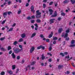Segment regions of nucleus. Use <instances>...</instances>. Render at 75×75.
Returning a JSON list of instances; mask_svg holds the SVG:
<instances>
[{"label": "nucleus", "mask_w": 75, "mask_h": 75, "mask_svg": "<svg viewBox=\"0 0 75 75\" xmlns=\"http://www.w3.org/2000/svg\"><path fill=\"white\" fill-rule=\"evenodd\" d=\"M65 74H70V72L69 71H67V73L65 72Z\"/></svg>", "instance_id": "obj_36"}, {"label": "nucleus", "mask_w": 75, "mask_h": 75, "mask_svg": "<svg viewBox=\"0 0 75 75\" xmlns=\"http://www.w3.org/2000/svg\"><path fill=\"white\" fill-rule=\"evenodd\" d=\"M47 55H50V56H52V54H51V53H47Z\"/></svg>", "instance_id": "obj_53"}, {"label": "nucleus", "mask_w": 75, "mask_h": 75, "mask_svg": "<svg viewBox=\"0 0 75 75\" xmlns=\"http://www.w3.org/2000/svg\"><path fill=\"white\" fill-rule=\"evenodd\" d=\"M25 61L24 59H23L22 61L21 64H23V63H24Z\"/></svg>", "instance_id": "obj_52"}, {"label": "nucleus", "mask_w": 75, "mask_h": 75, "mask_svg": "<svg viewBox=\"0 0 75 75\" xmlns=\"http://www.w3.org/2000/svg\"><path fill=\"white\" fill-rule=\"evenodd\" d=\"M57 39H58V38H57V37H55L54 38H53V40H57Z\"/></svg>", "instance_id": "obj_38"}, {"label": "nucleus", "mask_w": 75, "mask_h": 75, "mask_svg": "<svg viewBox=\"0 0 75 75\" xmlns=\"http://www.w3.org/2000/svg\"><path fill=\"white\" fill-rule=\"evenodd\" d=\"M41 65L42 66V67H43L44 65V63H41Z\"/></svg>", "instance_id": "obj_63"}, {"label": "nucleus", "mask_w": 75, "mask_h": 75, "mask_svg": "<svg viewBox=\"0 0 75 75\" xmlns=\"http://www.w3.org/2000/svg\"><path fill=\"white\" fill-rule=\"evenodd\" d=\"M70 47H75V45H71L70 46H69Z\"/></svg>", "instance_id": "obj_34"}, {"label": "nucleus", "mask_w": 75, "mask_h": 75, "mask_svg": "<svg viewBox=\"0 0 75 75\" xmlns=\"http://www.w3.org/2000/svg\"><path fill=\"white\" fill-rule=\"evenodd\" d=\"M17 59H20V56H18L17 57Z\"/></svg>", "instance_id": "obj_49"}, {"label": "nucleus", "mask_w": 75, "mask_h": 75, "mask_svg": "<svg viewBox=\"0 0 75 75\" xmlns=\"http://www.w3.org/2000/svg\"><path fill=\"white\" fill-rule=\"evenodd\" d=\"M18 11V14H19L20 13H21V10H20V11Z\"/></svg>", "instance_id": "obj_45"}, {"label": "nucleus", "mask_w": 75, "mask_h": 75, "mask_svg": "<svg viewBox=\"0 0 75 75\" xmlns=\"http://www.w3.org/2000/svg\"><path fill=\"white\" fill-rule=\"evenodd\" d=\"M6 20H4L2 22L1 24H4V23H5V22H6Z\"/></svg>", "instance_id": "obj_29"}, {"label": "nucleus", "mask_w": 75, "mask_h": 75, "mask_svg": "<svg viewBox=\"0 0 75 75\" xmlns=\"http://www.w3.org/2000/svg\"><path fill=\"white\" fill-rule=\"evenodd\" d=\"M19 48H21V49L23 48V46H22V45H19Z\"/></svg>", "instance_id": "obj_54"}, {"label": "nucleus", "mask_w": 75, "mask_h": 75, "mask_svg": "<svg viewBox=\"0 0 75 75\" xmlns=\"http://www.w3.org/2000/svg\"><path fill=\"white\" fill-rule=\"evenodd\" d=\"M41 45H40L39 47H37V50H40V49H41Z\"/></svg>", "instance_id": "obj_35"}, {"label": "nucleus", "mask_w": 75, "mask_h": 75, "mask_svg": "<svg viewBox=\"0 0 75 75\" xmlns=\"http://www.w3.org/2000/svg\"><path fill=\"white\" fill-rule=\"evenodd\" d=\"M29 6V4L28 3H27L26 4V7H28Z\"/></svg>", "instance_id": "obj_58"}, {"label": "nucleus", "mask_w": 75, "mask_h": 75, "mask_svg": "<svg viewBox=\"0 0 75 75\" xmlns=\"http://www.w3.org/2000/svg\"><path fill=\"white\" fill-rule=\"evenodd\" d=\"M43 6L44 8H45L46 7V4H43Z\"/></svg>", "instance_id": "obj_47"}, {"label": "nucleus", "mask_w": 75, "mask_h": 75, "mask_svg": "<svg viewBox=\"0 0 75 75\" xmlns=\"http://www.w3.org/2000/svg\"><path fill=\"white\" fill-rule=\"evenodd\" d=\"M47 0H43V2H44V3H47Z\"/></svg>", "instance_id": "obj_59"}, {"label": "nucleus", "mask_w": 75, "mask_h": 75, "mask_svg": "<svg viewBox=\"0 0 75 75\" xmlns=\"http://www.w3.org/2000/svg\"><path fill=\"white\" fill-rule=\"evenodd\" d=\"M46 14V13H45L43 15V18H45V14Z\"/></svg>", "instance_id": "obj_64"}, {"label": "nucleus", "mask_w": 75, "mask_h": 75, "mask_svg": "<svg viewBox=\"0 0 75 75\" xmlns=\"http://www.w3.org/2000/svg\"><path fill=\"white\" fill-rule=\"evenodd\" d=\"M35 49V48H34V47H32L30 50V53H32V52H33L34 51Z\"/></svg>", "instance_id": "obj_6"}, {"label": "nucleus", "mask_w": 75, "mask_h": 75, "mask_svg": "<svg viewBox=\"0 0 75 75\" xmlns=\"http://www.w3.org/2000/svg\"><path fill=\"white\" fill-rule=\"evenodd\" d=\"M49 62H51L52 61V59H49Z\"/></svg>", "instance_id": "obj_62"}, {"label": "nucleus", "mask_w": 75, "mask_h": 75, "mask_svg": "<svg viewBox=\"0 0 75 75\" xmlns=\"http://www.w3.org/2000/svg\"><path fill=\"white\" fill-rule=\"evenodd\" d=\"M35 63H36V62H33L32 63L31 65H34V64H35Z\"/></svg>", "instance_id": "obj_43"}, {"label": "nucleus", "mask_w": 75, "mask_h": 75, "mask_svg": "<svg viewBox=\"0 0 75 75\" xmlns=\"http://www.w3.org/2000/svg\"><path fill=\"white\" fill-rule=\"evenodd\" d=\"M40 37L41 38H43L44 37V35H43L42 34L40 35Z\"/></svg>", "instance_id": "obj_41"}, {"label": "nucleus", "mask_w": 75, "mask_h": 75, "mask_svg": "<svg viewBox=\"0 0 75 75\" xmlns=\"http://www.w3.org/2000/svg\"><path fill=\"white\" fill-rule=\"evenodd\" d=\"M28 68H29V69H30V68H31V67H30V65H28V67H26L25 70L26 71H27L28 70Z\"/></svg>", "instance_id": "obj_12"}, {"label": "nucleus", "mask_w": 75, "mask_h": 75, "mask_svg": "<svg viewBox=\"0 0 75 75\" xmlns=\"http://www.w3.org/2000/svg\"><path fill=\"white\" fill-rule=\"evenodd\" d=\"M62 37H64V38H67V37H68V34L67 33H62L61 35Z\"/></svg>", "instance_id": "obj_3"}, {"label": "nucleus", "mask_w": 75, "mask_h": 75, "mask_svg": "<svg viewBox=\"0 0 75 75\" xmlns=\"http://www.w3.org/2000/svg\"><path fill=\"white\" fill-rule=\"evenodd\" d=\"M52 35H53V32H51V34H50L48 36L49 38H51L52 37Z\"/></svg>", "instance_id": "obj_9"}, {"label": "nucleus", "mask_w": 75, "mask_h": 75, "mask_svg": "<svg viewBox=\"0 0 75 75\" xmlns=\"http://www.w3.org/2000/svg\"><path fill=\"white\" fill-rule=\"evenodd\" d=\"M51 50H52V47H50L49 48V51H51Z\"/></svg>", "instance_id": "obj_61"}, {"label": "nucleus", "mask_w": 75, "mask_h": 75, "mask_svg": "<svg viewBox=\"0 0 75 75\" xmlns=\"http://www.w3.org/2000/svg\"><path fill=\"white\" fill-rule=\"evenodd\" d=\"M27 19L28 20H31V18L30 16H28L27 18Z\"/></svg>", "instance_id": "obj_32"}, {"label": "nucleus", "mask_w": 75, "mask_h": 75, "mask_svg": "<svg viewBox=\"0 0 75 75\" xmlns=\"http://www.w3.org/2000/svg\"><path fill=\"white\" fill-rule=\"evenodd\" d=\"M65 40H66L67 41H68L69 40V37H66L65 38Z\"/></svg>", "instance_id": "obj_39"}, {"label": "nucleus", "mask_w": 75, "mask_h": 75, "mask_svg": "<svg viewBox=\"0 0 75 75\" xmlns=\"http://www.w3.org/2000/svg\"><path fill=\"white\" fill-rule=\"evenodd\" d=\"M36 35V33H34L33 34H32L31 36L30 37V38H33V37H34L35 36V35Z\"/></svg>", "instance_id": "obj_10"}, {"label": "nucleus", "mask_w": 75, "mask_h": 75, "mask_svg": "<svg viewBox=\"0 0 75 75\" xmlns=\"http://www.w3.org/2000/svg\"><path fill=\"white\" fill-rule=\"evenodd\" d=\"M71 44H75V40H72L71 42Z\"/></svg>", "instance_id": "obj_21"}, {"label": "nucleus", "mask_w": 75, "mask_h": 75, "mask_svg": "<svg viewBox=\"0 0 75 75\" xmlns=\"http://www.w3.org/2000/svg\"><path fill=\"white\" fill-rule=\"evenodd\" d=\"M71 2L72 4H74L75 3V0H71Z\"/></svg>", "instance_id": "obj_18"}, {"label": "nucleus", "mask_w": 75, "mask_h": 75, "mask_svg": "<svg viewBox=\"0 0 75 75\" xmlns=\"http://www.w3.org/2000/svg\"><path fill=\"white\" fill-rule=\"evenodd\" d=\"M54 20H55V18L51 19L50 21V24H52V23H54Z\"/></svg>", "instance_id": "obj_5"}, {"label": "nucleus", "mask_w": 75, "mask_h": 75, "mask_svg": "<svg viewBox=\"0 0 75 75\" xmlns=\"http://www.w3.org/2000/svg\"><path fill=\"white\" fill-rule=\"evenodd\" d=\"M61 15V16H65V13H62Z\"/></svg>", "instance_id": "obj_30"}, {"label": "nucleus", "mask_w": 75, "mask_h": 75, "mask_svg": "<svg viewBox=\"0 0 75 75\" xmlns=\"http://www.w3.org/2000/svg\"><path fill=\"white\" fill-rule=\"evenodd\" d=\"M8 72L10 74V75H11L13 74V72H12V71L11 70H9V71H8Z\"/></svg>", "instance_id": "obj_17"}, {"label": "nucleus", "mask_w": 75, "mask_h": 75, "mask_svg": "<svg viewBox=\"0 0 75 75\" xmlns=\"http://www.w3.org/2000/svg\"><path fill=\"white\" fill-rule=\"evenodd\" d=\"M68 2H69V1H68V0H66L63 2V3L64 4H66V3H68Z\"/></svg>", "instance_id": "obj_22"}, {"label": "nucleus", "mask_w": 75, "mask_h": 75, "mask_svg": "<svg viewBox=\"0 0 75 75\" xmlns=\"http://www.w3.org/2000/svg\"><path fill=\"white\" fill-rule=\"evenodd\" d=\"M32 18H35V16L33 15L31 16Z\"/></svg>", "instance_id": "obj_60"}, {"label": "nucleus", "mask_w": 75, "mask_h": 75, "mask_svg": "<svg viewBox=\"0 0 75 75\" xmlns=\"http://www.w3.org/2000/svg\"><path fill=\"white\" fill-rule=\"evenodd\" d=\"M65 58H67V59H69V56L68 55Z\"/></svg>", "instance_id": "obj_56"}, {"label": "nucleus", "mask_w": 75, "mask_h": 75, "mask_svg": "<svg viewBox=\"0 0 75 75\" xmlns=\"http://www.w3.org/2000/svg\"><path fill=\"white\" fill-rule=\"evenodd\" d=\"M58 32L59 34L61 33L62 32V29L61 28L59 29L58 30Z\"/></svg>", "instance_id": "obj_19"}, {"label": "nucleus", "mask_w": 75, "mask_h": 75, "mask_svg": "<svg viewBox=\"0 0 75 75\" xmlns=\"http://www.w3.org/2000/svg\"><path fill=\"white\" fill-rule=\"evenodd\" d=\"M45 57L44 56V54H42L41 56V58H42V60H44V59H45Z\"/></svg>", "instance_id": "obj_14"}, {"label": "nucleus", "mask_w": 75, "mask_h": 75, "mask_svg": "<svg viewBox=\"0 0 75 75\" xmlns=\"http://www.w3.org/2000/svg\"><path fill=\"white\" fill-rule=\"evenodd\" d=\"M11 46H9L8 47V50H11Z\"/></svg>", "instance_id": "obj_33"}, {"label": "nucleus", "mask_w": 75, "mask_h": 75, "mask_svg": "<svg viewBox=\"0 0 75 75\" xmlns=\"http://www.w3.org/2000/svg\"><path fill=\"white\" fill-rule=\"evenodd\" d=\"M52 4H53V1H52L50 3L49 5H50V6H51V5H52Z\"/></svg>", "instance_id": "obj_44"}, {"label": "nucleus", "mask_w": 75, "mask_h": 75, "mask_svg": "<svg viewBox=\"0 0 75 75\" xmlns=\"http://www.w3.org/2000/svg\"><path fill=\"white\" fill-rule=\"evenodd\" d=\"M36 21L37 23H41V20H40V19H38L36 20Z\"/></svg>", "instance_id": "obj_20"}, {"label": "nucleus", "mask_w": 75, "mask_h": 75, "mask_svg": "<svg viewBox=\"0 0 75 75\" xmlns=\"http://www.w3.org/2000/svg\"><path fill=\"white\" fill-rule=\"evenodd\" d=\"M11 55L12 56V58L13 59H14L16 58V55L14 54V53L13 52L11 54Z\"/></svg>", "instance_id": "obj_11"}, {"label": "nucleus", "mask_w": 75, "mask_h": 75, "mask_svg": "<svg viewBox=\"0 0 75 75\" xmlns=\"http://www.w3.org/2000/svg\"><path fill=\"white\" fill-rule=\"evenodd\" d=\"M41 48H42L43 50H44V49H45V47H44L42 46L41 45Z\"/></svg>", "instance_id": "obj_50"}, {"label": "nucleus", "mask_w": 75, "mask_h": 75, "mask_svg": "<svg viewBox=\"0 0 75 75\" xmlns=\"http://www.w3.org/2000/svg\"><path fill=\"white\" fill-rule=\"evenodd\" d=\"M62 67H63V66L59 65L58 66V69H61Z\"/></svg>", "instance_id": "obj_28"}, {"label": "nucleus", "mask_w": 75, "mask_h": 75, "mask_svg": "<svg viewBox=\"0 0 75 75\" xmlns=\"http://www.w3.org/2000/svg\"><path fill=\"white\" fill-rule=\"evenodd\" d=\"M70 31H69V29H68V30H66V33H65L66 34H67V36L68 37V33H69V32Z\"/></svg>", "instance_id": "obj_13"}, {"label": "nucleus", "mask_w": 75, "mask_h": 75, "mask_svg": "<svg viewBox=\"0 0 75 75\" xmlns=\"http://www.w3.org/2000/svg\"><path fill=\"white\" fill-rule=\"evenodd\" d=\"M30 21L31 22V23H33H33H34V22H35L34 20H31Z\"/></svg>", "instance_id": "obj_40"}, {"label": "nucleus", "mask_w": 75, "mask_h": 75, "mask_svg": "<svg viewBox=\"0 0 75 75\" xmlns=\"http://www.w3.org/2000/svg\"><path fill=\"white\" fill-rule=\"evenodd\" d=\"M13 50L14 51V53H15L16 54H18L23 50V48L20 49L18 48H15V47H14L13 48Z\"/></svg>", "instance_id": "obj_1"}, {"label": "nucleus", "mask_w": 75, "mask_h": 75, "mask_svg": "<svg viewBox=\"0 0 75 75\" xmlns=\"http://www.w3.org/2000/svg\"><path fill=\"white\" fill-rule=\"evenodd\" d=\"M7 13L10 16V14H11V13H12V12H11V11H9Z\"/></svg>", "instance_id": "obj_42"}, {"label": "nucleus", "mask_w": 75, "mask_h": 75, "mask_svg": "<svg viewBox=\"0 0 75 75\" xmlns=\"http://www.w3.org/2000/svg\"><path fill=\"white\" fill-rule=\"evenodd\" d=\"M25 37H26V35L25 33H23L21 37L23 38H25Z\"/></svg>", "instance_id": "obj_15"}, {"label": "nucleus", "mask_w": 75, "mask_h": 75, "mask_svg": "<svg viewBox=\"0 0 75 75\" xmlns=\"http://www.w3.org/2000/svg\"><path fill=\"white\" fill-rule=\"evenodd\" d=\"M5 74V72L4 71H2L1 73V75H4Z\"/></svg>", "instance_id": "obj_27"}, {"label": "nucleus", "mask_w": 75, "mask_h": 75, "mask_svg": "<svg viewBox=\"0 0 75 75\" xmlns=\"http://www.w3.org/2000/svg\"><path fill=\"white\" fill-rule=\"evenodd\" d=\"M62 19V18L61 17H59L57 19L58 21H61V20Z\"/></svg>", "instance_id": "obj_46"}, {"label": "nucleus", "mask_w": 75, "mask_h": 75, "mask_svg": "<svg viewBox=\"0 0 75 75\" xmlns=\"http://www.w3.org/2000/svg\"><path fill=\"white\" fill-rule=\"evenodd\" d=\"M60 55H62V57H64V56H65V55H64L62 53H61L60 54Z\"/></svg>", "instance_id": "obj_37"}, {"label": "nucleus", "mask_w": 75, "mask_h": 75, "mask_svg": "<svg viewBox=\"0 0 75 75\" xmlns=\"http://www.w3.org/2000/svg\"><path fill=\"white\" fill-rule=\"evenodd\" d=\"M23 41H24V40H23L22 38H21L18 41V42H22Z\"/></svg>", "instance_id": "obj_24"}, {"label": "nucleus", "mask_w": 75, "mask_h": 75, "mask_svg": "<svg viewBox=\"0 0 75 75\" xmlns=\"http://www.w3.org/2000/svg\"><path fill=\"white\" fill-rule=\"evenodd\" d=\"M12 52H13L12 50H10L9 52V54H11L12 53Z\"/></svg>", "instance_id": "obj_51"}, {"label": "nucleus", "mask_w": 75, "mask_h": 75, "mask_svg": "<svg viewBox=\"0 0 75 75\" xmlns=\"http://www.w3.org/2000/svg\"><path fill=\"white\" fill-rule=\"evenodd\" d=\"M13 28H10L7 31V32H8L9 31H13Z\"/></svg>", "instance_id": "obj_23"}, {"label": "nucleus", "mask_w": 75, "mask_h": 75, "mask_svg": "<svg viewBox=\"0 0 75 75\" xmlns=\"http://www.w3.org/2000/svg\"><path fill=\"white\" fill-rule=\"evenodd\" d=\"M39 10H38L36 11V14L35 17L36 18H40L41 17V13L39 12Z\"/></svg>", "instance_id": "obj_2"}, {"label": "nucleus", "mask_w": 75, "mask_h": 75, "mask_svg": "<svg viewBox=\"0 0 75 75\" xmlns=\"http://www.w3.org/2000/svg\"><path fill=\"white\" fill-rule=\"evenodd\" d=\"M1 51H6L5 48L4 47H1Z\"/></svg>", "instance_id": "obj_16"}, {"label": "nucleus", "mask_w": 75, "mask_h": 75, "mask_svg": "<svg viewBox=\"0 0 75 75\" xmlns=\"http://www.w3.org/2000/svg\"><path fill=\"white\" fill-rule=\"evenodd\" d=\"M4 39H5V37H4L3 38H0V40H1V41H3Z\"/></svg>", "instance_id": "obj_26"}, {"label": "nucleus", "mask_w": 75, "mask_h": 75, "mask_svg": "<svg viewBox=\"0 0 75 75\" xmlns=\"http://www.w3.org/2000/svg\"><path fill=\"white\" fill-rule=\"evenodd\" d=\"M30 9H31V11H32L33 14H34V13H35V10H34V6H32Z\"/></svg>", "instance_id": "obj_4"}, {"label": "nucleus", "mask_w": 75, "mask_h": 75, "mask_svg": "<svg viewBox=\"0 0 75 75\" xmlns=\"http://www.w3.org/2000/svg\"><path fill=\"white\" fill-rule=\"evenodd\" d=\"M49 11L50 12V15H52V12L54 11L52 9H49Z\"/></svg>", "instance_id": "obj_8"}, {"label": "nucleus", "mask_w": 75, "mask_h": 75, "mask_svg": "<svg viewBox=\"0 0 75 75\" xmlns=\"http://www.w3.org/2000/svg\"><path fill=\"white\" fill-rule=\"evenodd\" d=\"M11 1H8V5H10L11 4Z\"/></svg>", "instance_id": "obj_57"}, {"label": "nucleus", "mask_w": 75, "mask_h": 75, "mask_svg": "<svg viewBox=\"0 0 75 75\" xmlns=\"http://www.w3.org/2000/svg\"><path fill=\"white\" fill-rule=\"evenodd\" d=\"M57 16V11H55V13H54V15H52V17H55Z\"/></svg>", "instance_id": "obj_7"}, {"label": "nucleus", "mask_w": 75, "mask_h": 75, "mask_svg": "<svg viewBox=\"0 0 75 75\" xmlns=\"http://www.w3.org/2000/svg\"><path fill=\"white\" fill-rule=\"evenodd\" d=\"M17 44H18V42L17 41H15L13 43V45H16Z\"/></svg>", "instance_id": "obj_25"}, {"label": "nucleus", "mask_w": 75, "mask_h": 75, "mask_svg": "<svg viewBox=\"0 0 75 75\" xmlns=\"http://www.w3.org/2000/svg\"><path fill=\"white\" fill-rule=\"evenodd\" d=\"M15 67H16V66H15V65H13L12 66V69H15V68H16Z\"/></svg>", "instance_id": "obj_48"}, {"label": "nucleus", "mask_w": 75, "mask_h": 75, "mask_svg": "<svg viewBox=\"0 0 75 75\" xmlns=\"http://www.w3.org/2000/svg\"><path fill=\"white\" fill-rule=\"evenodd\" d=\"M7 12H6L3 13L4 16H7Z\"/></svg>", "instance_id": "obj_31"}, {"label": "nucleus", "mask_w": 75, "mask_h": 75, "mask_svg": "<svg viewBox=\"0 0 75 75\" xmlns=\"http://www.w3.org/2000/svg\"><path fill=\"white\" fill-rule=\"evenodd\" d=\"M34 25L36 27H38V25L37 24V23H35L34 24Z\"/></svg>", "instance_id": "obj_55"}]
</instances>
